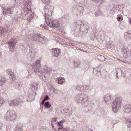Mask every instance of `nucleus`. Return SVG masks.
<instances>
[{"mask_svg": "<svg viewBox=\"0 0 131 131\" xmlns=\"http://www.w3.org/2000/svg\"><path fill=\"white\" fill-rule=\"evenodd\" d=\"M54 7L52 6L47 5L44 10L45 12V22L47 25L52 28H57L59 26L58 22L55 20L51 19L49 18L51 15Z\"/></svg>", "mask_w": 131, "mask_h": 131, "instance_id": "nucleus-1", "label": "nucleus"}, {"mask_svg": "<svg viewBox=\"0 0 131 131\" xmlns=\"http://www.w3.org/2000/svg\"><path fill=\"white\" fill-rule=\"evenodd\" d=\"M26 35L30 40L35 41L36 42H42L41 43H45L47 39L40 34H35L32 32H29L28 30L25 31Z\"/></svg>", "mask_w": 131, "mask_h": 131, "instance_id": "nucleus-2", "label": "nucleus"}, {"mask_svg": "<svg viewBox=\"0 0 131 131\" xmlns=\"http://www.w3.org/2000/svg\"><path fill=\"white\" fill-rule=\"evenodd\" d=\"M63 121L58 122L55 118H53L51 121V125L53 130L56 131H70L67 128H66L63 127Z\"/></svg>", "mask_w": 131, "mask_h": 131, "instance_id": "nucleus-3", "label": "nucleus"}, {"mask_svg": "<svg viewBox=\"0 0 131 131\" xmlns=\"http://www.w3.org/2000/svg\"><path fill=\"white\" fill-rule=\"evenodd\" d=\"M17 115L16 112L13 110H9L5 114L4 117L5 119L7 121L14 122L16 119Z\"/></svg>", "mask_w": 131, "mask_h": 131, "instance_id": "nucleus-4", "label": "nucleus"}, {"mask_svg": "<svg viewBox=\"0 0 131 131\" xmlns=\"http://www.w3.org/2000/svg\"><path fill=\"white\" fill-rule=\"evenodd\" d=\"M122 99L120 97L116 98L112 104V110L115 113H117L121 108Z\"/></svg>", "mask_w": 131, "mask_h": 131, "instance_id": "nucleus-5", "label": "nucleus"}, {"mask_svg": "<svg viewBox=\"0 0 131 131\" xmlns=\"http://www.w3.org/2000/svg\"><path fill=\"white\" fill-rule=\"evenodd\" d=\"M88 100L87 96L84 93H79L75 96L74 100L77 103H82Z\"/></svg>", "mask_w": 131, "mask_h": 131, "instance_id": "nucleus-6", "label": "nucleus"}, {"mask_svg": "<svg viewBox=\"0 0 131 131\" xmlns=\"http://www.w3.org/2000/svg\"><path fill=\"white\" fill-rule=\"evenodd\" d=\"M42 58H39L32 65V70L35 72H38L41 68L40 62Z\"/></svg>", "mask_w": 131, "mask_h": 131, "instance_id": "nucleus-7", "label": "nucleus"}, {"mask_svg": "<svg viewBox=\"0 0 131 131\" xmlns=\"http://www.w3.org/2000/svg\"><path fill=\"white\" fill-rule=\"evenodd\" d=\"M72 11L77 15L82 14L84 11V8L82 6H74L73 8Z\"/></svg>", "mask_w": 131, "mask_h": 131, "instance_id": "nucleus-8", "label": "nucleus"}, {"mask_svg": "<svg viewBox=\"0 0 131 131\" xmlns=\"http://www.w3.org/2000/svg\"><path fill=\"white\" fill-rule=\"evenodd\" d=\"M52 71V69L51 68L44 66L40 71V73L43 76H47V75H49Z\"/></svg>", "mask_w": 131, "mask_h": 131, "instance_id": "nucleus-9", "label": "nucleus"}, {"mask_svg": "<svg viewBox=\"0 0 131 131\" xmlns=\"http://www.w3.org/2000/svg\"><path fill=\"white\" fill-rule=\"evenodd\" d=\"M16 40L15 38H13L10 39L8 42V43L9 45L10 48L12 49V51L13 49L14 46H15L16 43Z\"/></svg>", "mask_w": 131, "mask_h": 131, "instance_id": "nucleus-10", "label": "nucleus"}, {"mask_svg": "<svg viewBox=\"0 0 131 131\" xmlns=\"http://www.w3.org/2000/svg\"><path fill=\"white\" fill-rule=\"evenodd\" d=\"M9 30V27L7 25L5 26V27L3 28H0V37L2 36L3 34L4 33V32H8Z\"/></svg>", "mask_w": 131, "mask_h": 131, "instance_id": "nucleus-11", "label": "nucleus"}, {"mask_svg": "<svg viewBox=\"0 0 131 131\" xmlns=\"http://www.w3.org/2000/svg\"><path fill=\"white\" fill-rule=\"evenodd\" d=\"M52 53L53 56L57 57L60 54V50L57 48L52 49Z\"/></svg>", "mask_w": 131, "mask_h": 131, "instance_id": "nucleus-12", "label": "nucleus"}, {"mask_svg": "<svg viewBox=\"0 0 131 131\" xmlns=\"http://www.w3.org/2000/svg\"><path fill=\"white\" fill-rule=\"evenodd\" d=\"M19 102L18 99L13 100L9 101V105L10 106H17Z\"/></svg>", "mask_w": 131, "mask_h": 131, "instance_id": "nucleus-13", "label": "nucleus"}, {"mask_svg": "<svg viewBox=\"0 0 131 131\" xmlns=\"http://www.w3.org/2000/svg\"><path fill=\"white\" fill-rule=\"evenodd\" d=\"M125 112L127 113H131V105L129 103L126 104L125 106Z\"/></svg>", "mask_w": 131, "mask_h": 131, "instance_id": "nucleus-14", "label": "nucleus"}, {"mask_svg": "<svg viewBox=\"0 0 131 131\" xmlns=\"http://www.w3.org/2000/svg\"><path fill=\"white\" fill-rule=\"evenodd\" d=\"M119 11L118 7H113L110 9V13L111 14H114L115 13H118Z\"/></svg>", "mask_w": 131, "mask_h": 131, "instance_id": "nucleus-15", "label": "nucleus"}, {"mask_svg": "<svg viewBox=\"0 0 131 131\" xmlns=\"http://www.w3.org/2000/svg\"><path fill=\"white\" fill-rule=\"evenodd\" d=\"M11 71V69H8L6 70V72L8 74L10 75L11 78L13 80H15V77L14 75V73L13 72Z\"/></svg>", "mask_w": 131, "mask_h": 131, "instance_id": "nucleus-16", "label": "nucleus"}, {"mask_svg": "<svg viewBox=\"0 0 131 131\" xmlns=\"http://www.w3.org/2000/svg\"><path fill=\"white\" fill-rule=\"evenodd\" d=\"M104 100L105 102H107L111 99V95L110 94H107L103 96Z\"/></svg>", "mask_w": 131, "mask_h": 131, "instance_id": "nucleus-17", "label": "nucleus"}, {"mask_svg": "<svg viewBox=\"0 0 131 131\" xmlns=\"http://www.w3.org/2000/svg\"><path fill=\"white\" fill-rule=\"evenodd\" d=\"M131 38V33L127 31L125 33L124 38L126 40H129Z\"/></svg>", "mask_w": 131, "mask_h": 131, "instance_id": "nucleus-18", "label": "nucleus"}, {"mask_svg": "<svg viewBox=\"0 0 131 131\" xmlns=\"http://www.w3.org/2000/svg\"><path fill=\"white\" fill-rule=\"evenodd\" d=\"M26 5L27 7V9L29 12H31V9L30 8V6L31 4V1L30 0H28L26 2Z\"/></svg>", "mask_w": 131, "mask_h": 131, "instance_id": "nucleus-19", "label": "nucleus"}, {"mask_svg": "<svg viewBox=\"0 0 131 131\" xmlns=\"http://www.w3.org/2000/svg\"><path fill=\"white\" fill-rule=\"evenodd\" d=\"M64 112L66 113V114L68 116L71 115L72 113V109L71 108H69L68 109H66L64 110Z\"/></svg>", "mask_w": 131, "mask_h": 131, "instance_id": "nucleus-20", "label": "nucleus"}, {"mask_svg": "<svg viewBox=\"0 0 131 131\" xmlns=\"http://www.w3.org/2000/svg\"><path fill=\"white\" fill-rule=\"evenodd\" d=\"M65 80L62 77H60L58 79V83L59 84H63L64 83Z\"/></svg>", "mask_w": 131, "mask_h": 131, "instance_id": "nucleus-21", "label": "nucleus"}, {"mask_svg": "<svg viewBox=\"0 0 131 131\" xmlns=\"http://www.w3.org/2000/svg\"><path fill=\"white\" fill-rule=\"evenodd\" d=\"M31 91V90L29 89L28 93V97L31 99H32L34 97L35 93H34L33 91H32V92L30 93V92Z\"/></svg>", "mask_w": 131, "mask_h": 131, "instance_id": "nucleus-22", "label": "nucleus"}, {"mask_svg": "<svg viewBox=\"0 0 131 131\" xmlns=\"http://www.w3.org/2000/svg\"><path fill=\"white\" fill-rule=\"evenodd\" d=\"M126 122L128 128L131 127V117H129L127 119Z\"/></svg>", "mask_w": 131, "mask_h": 131, "instance_id": "nucleus-23", "label": "nucleus"}, {"mask_svg": "<svg viewBox=\"0 0 131 131\" xmlns=\"http://www.w3.org/2000/svg\"><path fill=\"white\" fill-rule=\"evenodd\" d=\"M81 61L78 60H75L73 62V68H77L81 64Z\"/></svg>", "mask_w": 131, "mask_h": 131, "instance_id": "nucleus-24", "label": "nucleus"}, {"mask_svg": "<svg viewBox=\"0 0 131 131\" xmlns=\"http://www.w3.org/2000/svg\"><path fill=\"white\" fill-rule=\"evenodd\" d=\"M50 91L51 92H52L56 94L58 93V90L56 89L52 86H50Z\"/></svg>", "mask_w": 131, "mask_h": 131, "instance_id": "nucleus-25", "label": "nucleus"}, {"mask_svg": "<svg viewBox=\"0 0 131 131\" xmlns=\"http://www.w3.org/2000/svg\"><path fill=\"white\" fill-rule=\"evenodd\" d=\"M6 79L4 78L1 77L0 79V86H2L5 82Z\"/></svg>", "mask_w": 131, "mask_h": 131, "instance_id": "nucleus-26", "label": "nucleus"}, {"mask_svg": "<svg viewBox=\"0 0 131 131\" xmlns=\"http://www.w3.org/2000/svg\"><path fill=\"white\" fill-rule=\"evenodd\" d=\"M97 58L100 61H103L105 60V57L103 56L100 55H98Z\"/></svg>", "mask_w": 131, "mask_h": 131, "instance_id": "nucleus-27", "label": "nucleus"}, {"mask_svg": "<svg viewBox=\"0 0 131 131\" xmlns=\"http://www.w3.org/2000/svg\"><path fill=\"white\" fill-rule=\"evenodd\" d=\"M16 88L18 90H20L22 86L20 82H16Z\"/></svg>", "mask_w": 131, "mask_h": 131, "instance_id": "nucleus-28", "label": "nucleus"}, {"mask_svg": "<svg viewBox=\"0 0 131 131\" xmlns=\"http://www.w3.org/2000/svg\"><path fill=\"white\" fill-rule=\"evenodd\" d=\"M2 10L3 11V14L4 15L6 14H8V8H5L4 7L2 9Z\"/></svg>", "mask_w": 131, "mask_h": 131, "instance_id": "nucleus-29", "label": "nucleus"}, {"mask_svg": "<svg viewBox=\"0 0 131 131\" xmlns=\"http://www.w3.org/2000/svg\"><path fill=\"white\" fill-rule=\"evenodd\" d=\"M103 12L99 10L98 11L96 12L95 13V16H99L101 15H103Z\"/></svg>", "mask_w": 131, "mask_h": 131, "instance_id": "nucleus-30", "label": "nucleus"}, {"mask_svg": "<svg viewBox=\"0 0 131 131\" xmlns=\"http://www.w3.org/2000/svg\"><path fill=\"white\" fill-rule=\"evenodd\" d=\"M5 101L4 100L3 98L1 97H0V107L4 103Z\"/></svg>", "mask_w": 131, "mask_h": 131, "instance_id": "nucleus-31", "label": "nucleus"}, {"mask_svg": "<svg viewBox=\"0 0 131 131\" xmlns=\"http://www.w3.org/2000/svg\"><path fill=\"white\" fill-rule=\"evenodd\" d=\"M44 106L46 108H50L51 105L49 103V102H46L44 105Z\"/></svg>", "mask_w": 131, "mask_h": 131, "instance_id": "nucleus-32", "label": "nucleus"}, {"mask_svg": "<svg viewBox=\"0 0 131 131\" xmlns=\"http://www.w3.org/2000/svg\"><path fill=\"white\" fill-rule=\"evenodd\" d=\"M101 66H99L97 67L95 69L96 70L97 72V73H100V71L101 70Z\"/></svg>", "mask_w": 131, "mask_h": 131, "instance_id": "nucleus-33", "label": "nucleus"}, {"mask_svg": "<svg viewBox=\"0 0 131 131\" xmlns=\"http://www.w3.org/2000/svg\"><path fill=\"white\" fill-rule=\"evenodd\" d=\"M13 8H8V14H11L13 13Z\"/></svg>", "mask_w": 131, "mask_h": 131, "instance_id": "nucleus-34", "label": "nucleus"}, {"mask_svg": "<svg viewBox=\"0 0 131 131\" xmlns=\"http://www.w3.org/2000/svg\"><path fill=\"white\" fill-rule=\"evenodd\" d=\"M42 2L46 4H49L50 2V0H41Z\"/></svg>", "mask_w": 131, "mask_h": 131, "instance_id": "nucleus-35", "label": "nucleus"}, {"mask_svg": "<svg viewBox=\"0 0 131 131\" xmlns=\"http://www.w3.org/2000/svg\"><path fill=\"white\" fill-rule=\"evenodd\" d=\"M30 87L31 89L30 90H32V91L35 90L36 88V87L35 85L32 84L31 85Z\"/></svg>", "mask_w": 131, "mask_h": 131, "instance_id": "nucleus-36", "label": "nucleus"}, {"mask_svg": "<svg viewBox=\"0 0 131 131\" xmlns=\"http://www.w3.org/2000/svg\"><path fill=\"white\" fill-rule=\"evenodd\" d=\"M87 107L88 108V109H89L90 110L92 109L93 107H94L92 105H91V104H90L89 103L88 104Z\"/></svg>", "mask_w": 131, "mask_h": 131, "instance_id": "nucleus-37", "label": "nucleus"}, {"mask_svg": "<svg viewBox=\"0 0 131 131\" xmlns=\"http://www.w3.org/2000/svg\"><path fill=\"white\" fill-rule=\"evenodd\" d=\"M21 128L19 127H16L15 128V131H21Z\"/></svg>", "mask_w": 131, "mask_h": 131, "instance_id": "nucleus-38", "label": "nucleus"}, {"mask_svg": "<svg viewBox=\"0 0 131 131\" xmlns=\"http://www.w3.org/2000/svg\"><path fill=\"white\" fill-rule=\"evenodd\" d=\"M85 87L87 89H88L90 90H91L92 89V87L90 85H86L85 86Z\"/></svg>", "mask_w": 131, "mask_h": 131, "instance_id": "nucleus-39", "label": "nucleus"}, {"mask_svg": "<svg viewBox=\"0 0 131 131\" xmlns=\"http://www.w3.org/2000/svg\"><path fill=\"white\" fill-rule=\"evenodd\" d=\"M82 87L81 86H80V85H78L76 87V89L78 90H79L80 91H81V89H80Z\"/></svg>", "mask_w": 131, "mask_h": 131, "instance_id": "nucleus-40", "label": "nucleus"}, {"mask_svg": "<svg viewBox=\"0 0 131 131\" xmlns=\"http://www.w3.org/2000/svg\"><path fill=\"white\" fill-rule=\"evenodd\" d=\"M93 73L95 74H99L98 73H97V72L95 68L94 69L93 71Z\"/></svg>", "mask_w": 131, "mask_h": 131, "instance_id": "nucleus-41", "label": "nucleus"}, {"mask_svg": "<svg viewBox=\"0 0 131 131\" xmlns=\"http://www.w3.org/2000/svg\"><path fill=\"white\" fill-rule=\"evenodd\" d=\"M49 96L48 95H47L46 96V97L44 99V100H47L49 99Z\"/></svg>", "mask_w": 131, "mask_h": 131, "instance_id": "nucleus-42", "label": "nucleus"}, {"mask_svg": "<svg viewBox=\"0 0 131 131\" xmlns=\"http://www.w3.org/2000/svg\"><path fill=\"white\" fill-rule=\"evenodd\" d=\"M90 104H91V105L93 106L94 107V103L92 102V101H91L89 103Z\"/></svg>", "mask_w": 131, "mask_h": 131, "instance_id": "nucleus-43", "label": "nucleus"}, {"mask_svg": "<svg viewBox=\"0 0 131 131\" xmlns=\"http://www.w3.org/2000/svg\"><path fill=\"white\" fill-rule=\"evenodd\" d=\"M92 1L95 2L96 3H98L99 2L100 0H92Z\"/></svg>", "mask_w": 131, "mask_h": 131, "instance_id": "nucleus-44", "label": "nucleus"}, {"mask_svg": "<svg viewBox=\"0 0 131 131\" xmlns=\"http://www.w3.org/2000/svg\"><path fill=\"white\" fill-rule=\"evenodd\" d=\"M121 19L120 17H117V19L118 21H119Z\"/></svg>", "mask_w": 131, "mask_h": 131, "instance_id": "nucleus-45", "label": "nucleus"}, {"mask_svg": "<svg viewBox=\"0 0 131 131\" xmlns=\"http://www.w3.org/2000/svg\"><path fill=\"white\" fill-rule=\"evenodd\" d=\"M3 124L0 121V129L1 127L3 126Z\"/></svg>", "mask_w": 131, "mask_h": 131, "instance_id": "nucleus-46", "label": "nucleus"}, {"mask_svg": "<svg viewBox=\"0 0 131 131\" xmlns=\"http://www.w3.org/2000/svg\"><path fill=\"white\" fill-rule=\"evenodd\" d=\"M129 21V23L131 24V18H129L128 19Z\"/></svg>", "mask_w": 131, "mask_h": 131, "instance_id": "nucleus-47", "label": "nucleus"}, {"mask_svg": "<svg viewBox=\"0 0 131 131\" xmlns=\"http://www.w3.org/2000/svg\"><path fill=\"white\" fill-rule=\"evenodd\" d=\"M45 100H44V99H43V100L42 101V102L41 103V104H42V105H43L44 104V102H45Z\"/></svg>", "mask_w": 131, "mask_h": 131, "instance_id": "nucleus-48", "label": "nucleus"}, {"mask_svg": "<svg viewBox=\"0 0 131 131\" xmlns=\"http://www.w3.org/2000/svg\"><path fill=\"white\" fill-rule=\"evenodd\" d=\"M2 17V15H0V23H1V18Z\"/></svg>", "mask_w": 131, "mask_h": 131, "instance_id": "nucleus-49", "label": "nucleus"}, {"mask_svg": "<svg viewBox=\"0 0 131 131\" xmlns=\"http://www.w3.org/2000/svg\"><path fill=\"white\" fill-rule=\"evenodd\" d=\"M88 131H93V130L91 129H89Z\"/></svg>", "mask_w": 131, "mask_h": 131, "instance_id": "nucleus-50", "label": "nucleus"}, {"mask_svg": "<svg viewBox=\"0 0 131 131\" xmlns=\"http://www.w3.org/2000/svg\"><path fill=\"white\" fill-rule=\"evenodd\" d=\"M42 28H45V27L44 26H43Z\"/></svg>", "mask_w": 131, "mask_h": 131, "instance_id": "nucleus-51", "label": "nucleus"}, {"mask_svg": "<svg viewBox=\"0 0 131 131\" xmlns=\"http://www.w3.org/2000/svg\"><path fill=\"white\" fill-rule=\"evenodd\" d=\"M32 53H33V55H34V52H32H32L31 54V55H32Z\"/></svg>", "mask_w": 131, "mask_h": 131, "instance_id": "nucleus-52", "label": "nucleus"}, {"mask_svg": "<svg viewBox=\"0 0 131 131\" xmlns=\"http://www.w3.org/2000/svg\"><path fill=\"white\" fill-rule=\"evenodd\" d=\"M42 25H40V27H41V26H42Z\"/></svg>", "mask_w": 131, "mask_h": 131, "instance_id": "nucleus-53", "label": "nucleus"}]
</instances>
